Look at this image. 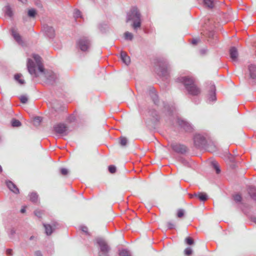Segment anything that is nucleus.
<instances>
[{
	"mask_svg": "<svg viewBox=\"0 0 256 256\" xmlns=\"http://www.w3.org/2000/svg\"><path fill=\"white\" fill-rule=\"evenodd\" d=\"M35 63L33 60L28 58L27 62V68L29 73L34 77L39 76L38 73L42 75H45L48 80L50 82L54 81L56 78L55 74L52 72H48L45 74L44 69L42 62L41 58L38 54H34L32 56Z\"/></svg>",
	"mask_w": 256,
	"mask_h": 256,
	"instance_id": "f257e3e1",
	"label": "nucleus"
},
{
	"mask_svg": "<svg viewBox=\"0 0 256 256\" xmlns=\"http://www.w3.org/2000/svg\"><path fill=\"white\" fill-rule=\"evenodd\" d=\"M178 80L184 86L188 94L192 96H198L200 94L201 90L196 86L195 80L192 76H180L178 78Z\"/></svg>",
	"mask_w": 256,
	"mask_h": 256,
	"instance_id": "f03ea898",
	"label": "nucleus"
},
{
	"mask_svg": "<svg viewBox=\"0 0 256 256\" xmlns=\"http://www.w3.org/2000/svg\"><path fill=\"white\" fill-rule=\"evenodd\" d=\"M130 20L133 22L132 27L136 31L141 26V15L136 8H132L128 13L126 22Z\"/></svg>",
	"mask_w": 256,
	"mask_h": 256,
	"instance_id": "7ed1b4c3",
	"label": "nucleus"
},
{
	"mask_svg": "<svg viewBox=\"0 0 256 256\" xmlns=\"http://www.w3.org/2000/svg\"><path fill=\"white\" fill-rule=\"evenodd\" d=\"M96 242L99 246V256H108L110 248L105 240L101 238H98L96 239Z\"/></svg>",
	"mask_w": 256,
	"mask_h": 256,
	"instance_id": "20e7f679",
	"label": "nucleus"
},
{
	"mask_svg": "<svg viewBox=\"0 0 256 256\" xmlns=\"http://www.w3.org/2000/svg\"><path fill=\"white\" fill-rule=\"evenodd\" d=\"M78 48L83 52L88 51L90 46V42L86 37H83L78 40L77 42Z\"/></svg>",
	"mask_w": 256,
	"mask_h": 256,
	"instance_id": "39448f33",
	"label": "nucleus"
},
{
	"mask_svg": "<svg viewBox=\"0 0 256 256\" xmlns=\"http://www.w3.org/2000/svg\"><path fill=\"white\" fill-rule=\"evenodd\" d=\"M54 130L56 133L61 136H66L68 133V127L64 124H58L55 125Z\"/></svg>",
	"mask_w": 256,
	"mask_h": 256,
	"instance_id": "423d86ee",
	"label": "nucleus"
},
{
	"mask_svg": "<svg viewBox=\"0 0 256 256\" xmlns=\"http://www.w3.org/2000/svg\"><path fill=\"white\" fill-rule=\"evenodd\" d=\"M172 148L176 152L184 154L186 152V148L182 144L176 143H172L170 144Z\"/></svg>",
	"mask_w": 256,
	"mask_h": 256,
	"instance_id": "0eeeda50",
	"label": "nucleus"
},
{
	"mask_svg": "<svg viewBox=\"0 0 256 256\" xmlns=\"http://www.w3.org/2000/svg\"><path fill=\"white\" fill-rule=\"evenodd\" d=\"M42 30L44 34L49 38H52L54 37L55 31L52 27L44 25L42 27Z\"/></svg>",
	"mask_w": 256,
	"mask_h": 256,
	"instance_id": "6e6552de",
	"label": "nucleus"
},
{
	"mask_svg": "<svg viewBox=\"0 0 256 256\" xmlns=\"http://www.w3.org/2000/svg\"><path fill=\"white\" fill-rule=\"evenodd\" d=\"M206 139L202 136L198 134H196L194 137V143L197 147H200L204 144Z\"/></svg>",
	"mask_w": 256,
	"mask_h": 256,
	"instance_id": "1a4fd4ad",
	"label": "nucleus"
},
{
	"mask_svg": "<svg viewBox=\"0 0 256 256\" xmlns=\"http://www.w3.org/2000/svg\"><path fill=\"white\" fill-rule=\"evenodd\" d=\"M177 122L181 128L186 132H190L192 129V126L183 120L178 118Z\"/></svg>",
	"mask_w": 256,
	"mask_h": 256,
	"instance_id": "9d476101",
	"label": "nucleus"
},
{
	"mask_svg": "<svg viewBox=\"0 0 256 256\" xmlns=\"http://www.w3.org/2000/svg\"><path fill=\"white\" fill-rule=\"evenodd\" d=\"M230 54L232 60L233 62H236L238 57V52L237 49L235 47H232L230 50Z\"/></svg>",
	"mask_w": 256,
	"mask_h": 256,
	"instance_id": "9b49d317",
	"label": "nucleus"
},
{
	"mask_svg": "<svg viewBox=\"0 0 256 256\" xmlns=\"http://www.w3.org/2000/svg\"><path fill=\"white\" fill-rule=\"evenodd\" d=\"M6 184L8 188H9L10 190L12 192L15 194L19 193V190L16 187V186L11 181H7L6 182Z\"/></svg>",
	"mask_w": 256,
	"mask_h": 256,
	"instance_id": "f8f14e48",
	"label": "nucleus"
},
{
	"mask_svg": "<svg viewBox=\"0 0 256 256\" xmlns=\"http://www.w3.org/2000/svg\"><path fill=\"white\" fill-rule=\"evenodd\" d=\"M12 34L14 37V39L17 42L21 44H22V40L20 35L18 33L16 30L12 28Z\"/></svg>",
	"mask_w": 256,
	"mask_h": 256,
	"instance_id": "ddd939ff",
	"label": "nucleus"
},
{
	"mask_svg": "<svg viewBox=\"0 0 256 256\" xmlns=\"http://www.w3.org/2000/svg\"><path fill=\"white\" fill-rule=\"evenodd\" d=\"M250 76L252 79H256V66L254 64L248 66Z\"/></svg>",
	"mask_w": 256,
	"mask_h": 256,
	"instance_id": "4468645a",
	"label": "nucleus"
},
{
	"mask_svg": "<svg viewBox=\"0 0 256 256\" xmlns=\"http://www.w3.org/2000/svg\"><path fill=\"white\" fill-rule=\"evenodd\" d=\"M44 226L45 228L46 234L48 236L50 235L54 230L56 228V224H54L53 226H52L50 224H44Z\"/></svg>",
	"mask_w": 256,
	"mask_h": 256,
	"instance_id": "2eb2a0df",
	"label": "nucleus"
},
{
	"mask_svg": "<svg viewBox=\"0 0 256 256\" xmlns=\"http://www.w3.org/2000/svg\"><path fill=\"white\" fill-rule=\"evenodd\" d=\"M216 87L214 85H212L210 86V90L209 94V98L208 100L210 101H214L216 100Z\"/></svg>",
	"mask_w": 256,
	"mask_h": 256,
	"instance_id": "dca6fc26",
	"label": "nucleus"
},
{
	"mask_svg": "<svg viewBox=\"0 0 256 256\" xmlns=\"http://www.w3.org/2000/svg\"><path fill=\"white\" fill-rule=\"evenodd\" d=\"M121 58L122 62L126 65H128L130 63V58L126 54L125 52H121Z\"/></svg>",
	"mask_w": 256,
	"mask_h": 256,
	"instance_id": "f3484780",
	"label": "nucleus"
},
{
	"mask_svg": "<svg viewBox=\"0 0 256 256\" xmlns=\"http://www.w3.org/2000/svg\"><path fill=\"white\" fill-rule=\"evenodd\" d=\"M248 193L250 196L256 200V188L254 186H250L248 188Z\"/></svg>",
	"mask_w": 256,
	"mask_h": 256,
	"instance_id": "a211bd4d",
	"label": "nucleus"
},
{
	"mask_svg": "<svg viewBox=\"0 0 256 256\" xmlns=\"http://www.w3.org/2000/svg\"><path fill=\"white\" fill-rule=\"evenodd\" d=\"M5 14L9 17H12L13 15L12 11L10 6H6L4 9Z\"/></svg>",
	"mask_w": 256,
	"mask_h": 256,
	"instance_id": "6ab92c4d",
	"label": "nucleus"
},
{
	"mask_svg": "<svg viewBox=\"0 0 256 256\" xmlns=\"http://www.w3.org/2000/svg\"><path fill=\"white\" fill-rule=\"evenodd\" d=\"M204 5L210 8H212L214 6V0H204Z\"/></svg>",
	"mask_w": 256,
	"mask_h": 256,
	"instance_id": "aec40b11",
	"label": "nucleus"
},
{
	"mask_svg": "<svg viewBox=\"0 0 256 256\" xmlns=\"http://www.w3.org/2000/svg\"><path fill=\"white\" fill-rule=\"evenodd\" d=\"M22 75L20 74H18L14 75V80L18 82V83L20 84H24V80L23 79H22L21 78Z\"/></svg>",
	"mask_w": 256,
	"mask_h": 256,
	"instance_id": "412c9836",
	"label": "nucleus"
},
{
	"mask_svg": "<svg viewBox=\"0 0 256 256\" xmlns=\"http://www.w3.org/2000/svg\"><path fill=\"white\" fill-rule=\"evenodd\" d=\"M195 196H198L202 201H206L208 199V196L205 193L201 192L198 194H195Z\"/></svg>",
	"mask_w": 256,
	"mask_h": 256,
	"instance_id": "4be33fe9",
	"label": "nucleus"
},
{
	"mask_svg": "<svg viewBox=\"0 0 256 256\" xmlns=\"http://www.w3.org/2000/svg\"><path fill=\"white\" fill-rule=\"evenodd\" d=\"M30 198L32 202H36L38 200V195L36 192H32L30 194Z\"/></svg>",
	"mask_w": 256,
	"mask_h": 256,
	"instance_id": "5701e85b",
	"label": "nucleus"
},
{
	"mask_svg": "<svg viewBox=\"0 0 256 256\" xmlns=\"http://www.w3.org/2000/svg\"><path fill=\"white\" fill-rule=\"evenodd\" d=\"M124 37L126 40H132L134 38V36L132 33L126 32L124 34Z\"/></svg>",
	"mask_w": 256,
	"mask_h": 256,
	"instance_id": "b1692460",
	"label": "nucleus"
},
{
	"mask_svg": "<svg viewBox=\"0 0 256 256\" xmlns=\"http://www.w3.org/2000/svg\"><path fill=\"white\" fill-rule=\"evenodd\" d=\"M119 254L120 256H131L130 252L125 249L120 250Z\"/></svg>",
	"mask_w": 256,
	"mask_h": 256,
	"instance_id": "393cba45",
	"label": "nucleus"
},
{
	"mask_svg": "<svg viewBox=\"0 0 256 256\" xmlns=\"http://www.w3.org/2000/svg\"><path fill=\"white\" fill-rule=\"evenodd\" d=\"M212 164L214 168L215 169L216 174H219L220 172V170L218 163L216 162H212Z\"/></svg>",
	"mask_w": 256,
	"mask_h": 256,
	"instance_id": "a878e982",
	"label": "nucleus"
},
{
	"mask_svg": "<svg viewBox=\"0 0 256 256\" xmlns=\"http://www.w3.org/2000/svg\"><path fill=\"white\" fill-rule=\"evenodd\" d=\"M168 68L167 66H166V68L164 67H160V72H161L162 75H163L164 76H166L168 73Z\"/></svg>",
	"mask_w": 256,
	"mask_h": 256,
	"instance_id": "bb28decb",
	"label": "nucleus"
},
{
	"mask_svg": "<svg viewBox=\"0 0 256 256\" xmlns=\"http://www.w3.org/2000/svg\"><path fill=\"white\" fill-rule=\"evenodd\" d=\"M12 125L14 127H18L21 125V123L18 120H12Z\"/></svg>",
	"mask_w": 256,
	"mask_h": 256,
	"instance_id": "cd10ccee",
	"label": "nucleus"
},
{
	"mask_svg": "<svg viewBox=\"0 0 256 256\" xmlns=\"http://www.w3.org/2000/svg\"><path fill=\"white\" fill-rule=\"evenodd\" d=\"M185 242L188 245H192L194 244V241L193 239L190 237H187L185 239Z\"/></svg>",
	"mask_w": 256,
	"mask_h": 256,
	"instance_id": "c85d7f7f",
	"label": "nucleus"
},
{
	"mask_svg": "<svg viewBox=\"0 0 256 256\" xmlns=\"http://www.w3.org/2000/svg\"><path fill=\"white\" fill-rule=\"evenodd\" d=\"M208 150L210 152H214L216 150V148L213 144H209L208 146Z\"/></svg>",
	"mask_w": 256,
	"mask_h": 256,
	"instance_id": "c756f323",
	"label": "nucleus"
},
{
	"mask_svg": "<svg viewBox=\"0 0 256 256\" xmlns=\"http://www.w3.org/2000/svg\"><path fill=\"white\" fill-rule=\"evenodd\" d=\"M128 140L124 137H121L120 138V144L122 146H125L127 144Z\"/></svg>",
	"mask_w": 256,
	"mask_h": 256,
	"instance_id": "7c9ffc66",
	"label": "nucleus"
},
{
	"mask_svg": "<svg viewBox=\"0 0 256 256\" xmlns=\"http://www.w3.org/2000/svg\"><path fill=\"white\" fill-rule=\"evenodd\" d=\"M36 14V12L34 9H30L28 12V15L30 17H34Z\"/></svg>",
	"mask_w": 256,
	"mask_h": 256,
	"instance_id": "2f4dec72",
	"label": "nucleus"
},
{
	"mask_svg": "<svg viewBox=\"0 0 256 256\" xmlns=\"http://www.w3.org/2000/svg\"><path fill=\"white\" fill-rule=\"evenodd\" d=\"M192 250L191 248H187L184 250V254L186 256H189L192 254Z\"/></svg>",
	"mask_w": 256,
	"mask_h": 256,
	"instance_id": "473e14b6",
	"label": "nucleus"
},
{
	"mask_svg": "<svg viewBox=\"0 0 256 256\" xmlns=\"http://www.w3.org/2000/svg\"><path fill=\"white\" fill-rule=\"evenodd\" d=\"M234 199L236 202H240L242 200V196L238 194H236L234 196Z\"/></svg>",
	"mask_w": 256,
	"mask_h": 256,
	"instance_id": "72a5a7b5",
	"label": "nucleus"
},
{
	"mask_svg": "<svg viewBox=\"0 0 256 256\" xmlns=\"http://www.w3.org/2000/svg\"><path fill=\"white\" fill-rule=\"evenodd\" d=\"M108 170L110 173L114 174L116 172V167L113 165H110L108 166Z\"/></svg>",
	"mask_w": 256,
	"mask_h": 256,
	"instance_id": "f704fd0d",
	"label": "nucleus"
},
{
	"mask_svg": "<svg viewBox=\"0 0 256 256\" xmlns=\"http://www.w3.org/2000/svg\"><path fill=\"white\" fill-rule=\"evenodd\" d=\"M74 16L76 18L81 17V12L78 10H75L74 12Z\"/></svg>",
	"mask_w": 256,
	"mask_h": 256,
	"instance_id": "c9c22d12",
	"label": "nucleus"
},
{
	"mask_svg": "<svg viewBox=\"0 0 256 256\" xmlns=\"http://www.w3.org/2000/svg\"><path fill=\"white\" fill-rule=\"evenodd\" d=\"M20 100L22 103L26 104L28 102V98L26 96H22L20 98Z\"/></svg>",
	"mask_w": 256,
	"mask_h": 256,
	"instance_id": "e433bc0d",
	"label": "nucleus"
},
{
	"mask_svg": "<svg viewBox=\"0 0 256 256\" xmlns=\"http://www.w3.org/2000/svg\"><path fill=\"white\" fill-rule=\"evenodd\" d=\"M60 173L63 176H66L68 173V169L65 168H62L60 169Z\"/></svg>",
	"mask_w": 256,
	"mask_h": 256,
	"instance_id": "4c0bfd02",
	"label": "nucleus"
},
{
	"mask_svg": "<svg viewBox=\"0 0 256 256\" xmlns=\"http://www.w3.org/2000/svg\"><path fill=\"white\" fill-rule=\"evenodd\" d=\"M184 215V210H179L178 212L177 216L178 218H182Z\"/></svg>",
	"mask_w": 256,
	"mask_h": 256,
	"instance_id": "58836bf2",
	"label": "nucleus"
},
{
	"mask_svg": "<svg viewBox=\"0 0 256 256\" xmlns=\"http://www.w3.org/2000/svg\"><path fill=\"white\" fill-rule=\"evenodd\" d=\"M42 120V118L40 117H36L34 118V122L36 124H39Z\"/></svg>",
	"mask_w": 256,
	"mask_h": 256,
	"instance_id": "ea45409f",
	"label": "nucleus"
},
{
	"mask_svg": "<svg viewBox=\"0 0 256 256\" xmlns=\"http://www.w3.org/2000/svg\"><path fill=\"white\" fill-rule=\"evenodd\" d=\"M76 120V116L74 115H71L68 118V120L70 122H74Z\"/></svg>",
	"mask_w": 256,
	"mask_h": 256,
	"instance_id": "a19ab883",
	"label": "nucleus"
},
{
	"mask_svg": "<svg viewBox=\"0 0 256 256\" xmlns=\"http://www.w3.org/2000/svg\"><path fill=\"white\" fill-rule=\"evenodd\" d=\"M34 214L36 216L40 218L42 216V212L40 210H36L34 212Z\"/></svg>",
	"mask_w": 256,
	"mask_h": 256,
	"instance_id": "79ce46f5",
	"label": "nucleus"
},
{
	"mask_svg": "<svg viewBox=\"0 0 256 256\" xmlns=\"http://www.w3.org/2000/svg\"><path fill=\"white\" fill-rule=\"evenodd\" d=\"M15 232H16V231L14 230V228H11L9 232L10 236L11 237L12 236H13L15 234Z\"/></svg>",
	"mask_w": 256,
	"mask_h": 256,
	"instance_id": "37998d69",
	"label": "nucleus"
},
{
	"mask_svg": "<svg viewBox=\"0 0 256 256\" xmlns=\"http://www.w3.org/2000/svg\"><path fill=\"white\" fill-rule=\"evenodd\" d=\"M152 97L153 100H154V103H156V100L157 98H158L157 95L155 93H152Z\"/></svg>",
	"mask_w": 256,
	"mask_h": 256,
	"instance_id": "c03bdc74",
	"label": "nucleus"
},
{
	"mask_svg": "<svg viewBox=\"0 0 256 256\" xmlns=\"http://www.w3.org/2000/svg\"><path fill=\"white\" fill-rule=\"evenodd\" d=\"M81 230L82 231H83L84 232L88 234V228L86 226H81Z\"/></svg>",
	"mask_w": 256,
	"mask_h": 256,
	"instance_id": "a18cd8bd",
	"label": "nucleus"
},
{
	"mask_svg": "<svg viewBox=\"0 0 256 256\" xmlns=\"http://www.w3.org/2000/svg\"><path fill=\"white\" fill-rule=\"evenodd\" d=\"M174 225L171 223V222H168V227L169 229H172L174 228Z\"/></svg>",
	"mask_w": 256,
	"mask_h": 256,
	"instance_id": "49530a36",
	"label": "nucleus"
},
{
	"mask_svg": "<svg viewBox=\"0 0 256 256\" xmlns=\"http://www.w3.org/2000/svg\"><path fill=\"white\" fill-rule=\"evenodd\" d=\"M199 41H200V40L198 39H194V40H192V44L194 45H195V44H197Z\"/></svg>",
	"mask_w": 256,
	"mask_h": 256,
	"instance_id": "de8ad7c7",
	"label": "nucleus"
},
{
	"mask_svg": "<svg viewBox=\"0 0 256 256\" xmlns=\"http://www.w3.org/2000/svg\"><path fill=\"white\" fill-rule=\"evenodd\" d=\"M6 254L9 256L12 255V250L8 249L6 251Z\"/></svg>",
	"mask_w": 256,
	"mask_h": 256,
	"instance_id": "09e8293b",
	"label": "nucleus"
},
{
	"mask_svg": "<svg viewBox=\"0 0 256 256\" xmlns=\"http://www.w3.org/2000/svg\"><path fill=\"white\" fill-rule=\"evenodd\" d=\"M36 256H42V253L40 251H37L35 253Z\"/></svg>",
	"mask_w": 256,
	"mask_h": 256,
	"instance_id": "8fccbe9b",
	"label": "nucleus"
},
{
	"mask_svg": "<svg viewBox=\"0 0 256 256\" xmlns=\"http://www.w3.org/2000/svg\"><path fill=\"white\" fill-rule=\"evenodd\" d=\"M20 212L22 213H24L26 212L25 207H24L22 208Z\"/></svg>",
	"mask_w": 256,
	"mask_h": 256,
	"instance_id": "3c124183",
	"label": "nucleus"
},
{
	"mask_svg": "<svg viewBox=\"0 0 256 256\" xmlns=\"http://www.w3.org/2000/svg\"><path fill=\"white\" fill-rule=\"evenodd\" d=\"M19 1H20V2H22V3L24 4L26 2V0H18Z\"/></svg>",
	"mask_w": 256,
	"mask_h": 256,
	"instance_id": "603ef678",
	"label": "nucleus"
},
{
	"mask_svg": "<svg viewBox=\"0 0 256 256\" xmlns=\"http://www.w3.org/2000/svg\"><path fill=\"white\" fill-rule=\"evenodd\" d=\"M252 221L256 224V218H252Z\"/></svg>",
	"mask_w": 256,
	"mask_h": 256,
	"instance_id": "864d4df0",
	"label": "nucleus"
},
{
	"mask_svg": "<svg viewBox=\"0 0 256 256\" xmlns=\"http://www.w3.org/2000/svg\"><path fill=\"white\" fill-rule=\"evenodd\" d=\"M2 171V166H0V173H1Z\"/></svg>",
	"mask_w": 256,
	"mask_h": 256,
	"instance_id": "5fc2aeb1",
	"label": "nucleus"
},
{
	"mask_svg": "<svg viewBox=\"0 0 256 256\" xmlns=\"http://www.w3.org/2000/svg\"><path fill=\"white\" fill-rule=\"evenodd\" d=\"M33 238H34V236H30V240H32V239H33Z\"/></svg>",
	"mask_w": 256,
	"mask_h": 256,
	"instance_id": "6e6d98bb",
	"label": "nucleus"
}]
</instances>
